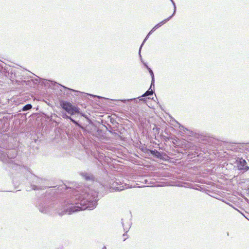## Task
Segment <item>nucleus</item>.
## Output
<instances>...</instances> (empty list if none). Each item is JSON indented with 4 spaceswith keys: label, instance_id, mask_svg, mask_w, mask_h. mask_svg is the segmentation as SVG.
<instances>
[{
    "label": "nucleus",
    "instance_id": "obj_20",
    "mask_svg": "<svg viewBox=\"0 0 249 249\" xmlns=\"http://www.w3.org/2000/svg\"><path fill=\"white\" fill-rule=\"evenodd\" d=\"M125 235H126V234H124V235H123L124 236H125Z\"/></svg>",
    "mask_w": 249,
    "mask_h": 249
},
{
    "label": "nucleus",
    "instance_id": "obj_6",
    "mask_svg": "<svg viewBox=\"0 0 249 249\" xmlns=\"http://www.w3.org/2000/svg\"><path fill=\"white\" fill-rule=\"evenodd\" d=\"M173 17V15L169 17L168 18L162 20L160 23L157 24L156 25H155L154 28L152 29L151 31L153 32V31L155 30L157 28H159L160 26H161L162 25L165 24L167 21H168L170 19H171Z\"/></svg>",
    "mask_w": 249,
    "mask_h": 249
},
{
    "label": "nucleus",
    "instance_id": "obj_19",
    "mask_svg": "<svg viewBox=\"0 0 249 249\" xmlns=\"http://www.w3.org/2000/svg\"><path fill=\"white\" fill-rule=\"evenodd\" d=\"M72 122H73V123L74 124H77L76 122L75 121H74L73 119H72L71 118V119H70Z\"/></svg>",
    "mask_w": 249,
    "mask_h": 249
},
{
    "label": "nucleus",
    "instance_id": "obj_22",
    "mask_svg": "<svg viewBox=\"0 0 249 249\" xmlns=\"http://www.w3.org/2000/svg\"><path fill=\"white\" fill-rule=\"evenodd\" d=\"M170 1H171V2H172V1H173V0H170Z\"/></svg>",
    "mask_w": 249,
    "mask_h": 249
},
{
    "label": "nucleus",
    "instance_id": "obj_1",
    "mask_svg": "<svg viewBox=\"0 0 249 249\" xmlns=\"http://www.w3.org/2000/svg\"><path fill=\"white\" fill-rule=\"evenodd\" d=\"M97 193L91 190H89L88 192L85 193L83 192L82 194H76L72 197L71 202L67 204L63 212L59 213V214H71L72 213L79 211L92 210L97 205Z\"/></svg>",
    "mask_w": 249,
    "mask_h": 249
},
{
    "label": "nucleus",
    "instance_id": "obj_9",
    "mask_svg": "<svg viewBox=\"0 0 249 249\" xmlns=\"http://www.w3.org/2000/svg\"><path fill=\"white\" fill-rule=\"evenodd\" d=\"M39 211L42 213H50V211L48 206H42L39 208Z\"/></svg>",
    "mask_w": 249,
    "mask_h": 249
},
{
    "label": "nucleus",
    "instance_id": "obj_21",
    "mask_svg": "<svg viewBox=\"0 0 249 249\" xmlns=\"http://www.w3.org/2000/svg\"><path fill=\"white\" fill-rule=\"evenodd\" d=\"M127 238H125L124 239V241H125L126 240Z\"/></svg>",
    "mask_w": 249,
    "mask_h": 249
},
{
    "label": "nucleus",
    "instance_id": "obj_18",
    "mask_svg": "<svg viewBox=\"0 0 249 249\" xmlns=\"http://www.w3.org/2000/svg\"><path fill=\"white\" fill-rule=\"evenodd\" d=\"M63 118H65L66 119H71V117L70 116L67 115L66 114H65L63 116Z\"/></svg>",
    "mask_w": 249,
    "mask_h": 249
},
{
    "label": "nucleus",
    "instance_id": "obj_11",
    "mask_svg": "<svg viewBox=\"0 0 249 249\" xmlns=\"http://www.w3.org/2000/svg\"><path fill=\"white\" fill-rule=\"evenodd\" d=\"M153 93V90L151 88V87L149 89L145 92V93L142 95V96H147L150 95H152Z\"/></svg>",
    "mask_w": 249,
    "mask_h": 249
},
{
    "label": "nucleus",
    "instance_id": "obj_12",
    "mask_svg": "<svg viewBox=\"0 0 249 249\" xmlns=\"http://www.w3.org/2000/svg\"><path fill=\"white\" fill-rule=\"evenodd\" d=\"M151 153L157 158H160L161 156L160 153L157 150H151Z\"/></svg>",
    "mask_w": 249,
    "mask_h": 249
},
{
    "label": "nucleus",
    "instance_id": "obj_10",
    "mask_svg": "<svg viewBox=\"0 0 249 249\" xmlns=\"http://www.w3.org/2000/svg\"><path fill=\"white\" fill-rule=\"evenodd\" d=\"M44 181V180H43L42 179L38 178L35 176H33V182H34L39 184L43 183V182Z\"/></svg>",
    "mask_w": 249,
    "mask_h": 249
},
{
    "label": "nucleus",
    "instance_id": "obj_7",
    "mask_svg": "<svg viewBox=\"0 0 249 249\" xmlns=\"http://www.w3.org/2000/svg\"><path fill=\"white\" fill-rule=\"evenodd\" d=\"M83 177L87 180L93 181L94 180V177L92 175L88 173L82 174Z\"/></svg>",
    "mask_w": 249,
    "mask_h": 249
},
{
    "label": "nucleus",
    "instance_id": "obj_3",
    "mask_svg": "<svg viewBox=\"0 0 249 249\" xmlns=\"http://www.w3.org/2000/svg\"><path fill=\"white\" fill-rule=\"evenodd\" d=\"M60 105L64 109L71 115L79 112L78 107L72 106L70 103L63 102Z\"/></svg>",
    "mask_w": 249,
    "mask_h": 249
},
{
    "label": "nucleus",
    "instance_id": "obj_16",
    "mask_svg": "<svg viewBox=\"0 0 249 249\" xmlns=\"http://www.w3.org/2000/svg\"><path fill=\"white\" fill-rule=\"evenodd\" d=\"M122 223L123 226L124 227V231H126V232H127L130 227V225L129 224H128V226H125L124 225V222L123 221L122 222Z\"/></svg>",
    "mask_w": 249,
    "mask_h": 249
},
{
    "label": "nucleus",
    "instance_id": "obj_14",
    "mask_svg": "<svg viewBox=\"0 0 249 249\" xmlns=\"http://www.w3.org/2000/svg\"><path fill=\"white\" fill-rule=\"evenodd\" d=\"M32 189L33 190H41L43 189L45 187L43 186H36V185H32Z\"/></svg>",
    "mask_w": 249,
    "mask_h": 249
},
{
    "label": "nucleus",
    "instance_id": "obj_5",
    "mask_svg": "<svg viewBox=\"0 0 249 249\" xmlns=\"http://www.w3.org/2000/svg\"><path fill=\"white\" fill-rule=\"evenodd\" d=\"M114 184H113V186L116 191H121L124 190L125 188H127L128 187V186L126 184L121 186L118 182H114Z\"/></svg>",
    "mask_w": 249,
    "mask_h": 249
},
{
    "label": "nucleus",
    "instance_id": "obj_2",
    "mask_svg": "<svg viewBox=\"0 0 249 249\" xmlns=\"http://www.w3.org/2000/svg\"><path fill=\"white\" fill-rule=\"evenodd\" d=\"M3 150L0 149V160L4 162L8 161V159L15 158L17 155V152L15 149Z\"/></svg>",
    "mask_w": 249,
    "mask_h": 249
},
{
    "label": "nucleus",
    "instance_id": "obj_4",
    "mask_svg": "<svg viewBox=\"0 0 249 249\" xmlns=\"http://www.w3.org/2000/svg\"><path fill=\"white\" fill-rule=\"evenodd\" d=\"M238 168L240 170H243L244 172H246L249 169V167L247 166V162L246 160L241 159L238 164Z\"/></svg>",
    "mask_w": 249,
    "mask_h": 249
},
{
    "label": "nucleus",
    "instance_id": "obj_15",
    "mask_svg": "<svg viewBox=\"0 0 249 249\" xmlns=\"http://www.w3.org/2000/svg\"><path fill=\"white\" fill-rule=\"evenodd\" d=\"M32 106L31 104H27L23 107L22 108L23 111H27L32 108Z\"/></svg>",
    "mask_w": 249,
    "mask_h": 249
},
{
    "label": "nucleus",
    "instance_id": "obj_13",
    "mask_svg": "<svg viewBox=\"0 0 249 249\" xmlns=\"http://www.w3.org/2000/svg\"><path fill=\"white\" fill-rule=\"evenodd\" d=\"M152 31H151L149 34L147 35V36H146L145 38L144 39V40H143L142 44L141 45L140 48V49H139V55L141 57V49L142 48V45H143L144 43L145 42V41H146V40L149 37V36L150 35V34L151 33Z\"/></svg>",
    "mask_w": 249,
    "mask_h": 249
},
{
    "label": "nucleus",
    "instance_id": "obj_8",
    "mask_svg": "<svg viewBox=\"0 0 249 249\" xmlns=\"http://www.w3.org/2000/svg\"><path fill=\"white\" fill-rule=\"evenodd\" d=\"M145 66L147 68V69L148 70V71H149V72L150 73V75L151 76L152 81H151V88H152L153 86L154 87L155 80H154V76L153 72L151 70V69L149 68L146 64H145Z\"/></svg>",
    "mask_w": 249,
    "mask_h": 249
},
{
    "label": "nucleus",
    "instance_id": "obj_17",
    "mask_svg": "<svg viewBox=\"0 0 249 249\" xmlns=\"http://www.w3.org/2000/svg\"><path fill=\"white\" fill-rule=\"evenodd\" d=\"M172 4H173V5L174 6V13H173V14L172 15L173 16L174 15V14H175L176 11V6L175 3L174 2V1H172Z\"/></svg>",
    "mask_w": 249,
    "mask_h": 249
}]
</instances>
